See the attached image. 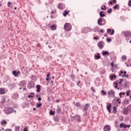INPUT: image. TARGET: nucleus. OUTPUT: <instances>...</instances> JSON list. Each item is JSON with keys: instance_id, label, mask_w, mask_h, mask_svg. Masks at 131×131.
<instances>
[{"instance_id": "nucleus-1", "label": "nucleus", "mask_w": 131, "mask_h": 131, "mask_svg": "<svg viewBox=\"0 0 131 131\" xmlns=\"http://www.w3.org/2000/svg\"><path fill=\"white\" fill-rule=\"evenodd\" d=\"M4 112L6 114H11L14 112V110L12 107H6L4 110Z\"/></svg>"}, {"instance_id": "nucleus-2", "label": "nucleus", "mask_w": 131, "mask_h": 131, "mask_svg": "<svg viewBox=\"0 0 131 131\" xmlns=\"http://www.w3.org/2000/svg\"><path fill=\"white\" fill-rule=\"evenodd\" d=\"M64 28L66 31H70L72 29L71 25H70V24L66 23L64 25Z\"/></svg>"}, {"instance_id": "nucleus-3", "label": "nucleus", "mask_w": 131, "mask_h": 131, "mask_svg": "<svg viewBox=\"0 0 131 131\" xmlns=\"http://www.w3.org/2000/svg\"><path fill=\"white\" fill-rule=\"evenodd\" d=\"M129 112V108L128 107H126L123 110V114L124 115H128Z\"/></svg>"}, {"instance_id": "nucleus-4", "label": "nucleus", "mask_w": 131, "mask_h": 131, "mask_svg": "<svg viewBox=\"0 0 131 131\" xmlns=\"http://www.w3.org/2000/svg\"><path fill=\"white\" fill-rule=\"evenodd\" d=\"M104 45V42L102 41H100L98 43V47L99 48V49H102L103 48V46Z\"/></svg>"}, {"instance_id": "nucleus-5", "label": "nucleus", "mask_w": 131, "mask_h": 131, "mask_svg": "<svg viewBox=\"0 0 131 131\" xmlns=\"http://www.w3.org/2000/svg\"><path fill=\"white\" fill-rule=\"evenodd\" d=\"M102 22H103V18H99L97 21L98 25H100V26H103V24H102Z\"/></svg>"}, {"instance_id": "nucleus-6", "label": "nucleus", "mask_w": 131, "mask_h": 131, "mask_svg": "<svg viewBox=\"0 0 131 131\" xmlns=\"http://www.w3.org/2000/svg\"><path fill=\"white\" fill-rule=\"evenodd\" d=\"M28 89H33V88H34V83L33 82H30L28 85Z\"/></svg>"}, {"instance_id": "nucleus-7", "label": "nucleus", "mask_w": 131, "mask_h": 131, "mask_svg": "<svg viewBox=\"0 0 131 131\" xmlns=\"http://www.w3.org/2000/svg\"><path fill=\"white\" fill-rule=\"evenodd\" d=\"M58 8L60 10H63L65 8V6L62 4L59 3L58 5Z\"/></svg>"}, {"instance_id": "nucleus-8", "label": "nucleus", "mask_w": 131, "mask_h": 131, "mask_svg": "<svg viewBox=\"0 0 131 131\" xmlns=\"http://www.w3.org/2000/svg\"><path fill=\"white\" fill-rule=\"evenodd\" d=\"M74 118H75V119H76L78 122H80V121H81V120H80V116L76 115L74 117Z\"/></svg>"}, {"instance_id": "nucleus-9", "label": "nucleus", "mask_w": 131, "mask_h": 131, "mask_svg": "<svg viewBox=\"0 0 131 131\" xmlns=\"http://www.w3.org/2000/svg\"><path fill=\"white\" fill-rule=\"evenodd\" d=\"M104 131H110L111 129V128H110V126L109 125H106L103 128Z\"/></svg>"}, {"instance_id": "nucleus-10", "label": "nucleus", "mask_w": 131, "mask_h": 131, "mask_svg": "<svg viewBox=\"0 0 131 131\" xmlns=\"http://www.w3.org/2000/svg\"><path fill=\"white\" fill-rule=\"evenodd\" d=\"M89 107H90V104H85L83 108L84 111H86L89 109Z\"/></svg>"}, {"instance_id": "nucleus-11", "label": "nucleus", "mask_w": 131, "mask_h": 131, "mask_svg": "<svg viewBox=\"0 0 131 131\" xmlns=\"http://www.w3.org/2000/svg\"><path fill=\"white\" fill-rule=\"evenodd\" d=\"M12 74L14 75V76H18V74H20V72L19 71H13Z\"/></svg>"}, {"instance_id": "nucleus-12", "label": "nucleus", "mask_w": 131, "mask_h": 131, "mask_svg": "<svg viewBox=\"0 0 131 131\" xmlns=\"http://www.w3.org/2000/svg\"><path fill=\"white\" fill-rule=\"evenodd\" d=\"M5 89L3 88L0 89V95H5Z\"/></svg>"}, {"instance_id": "nucleus-13", "label": "nucleus", "mask_w": 131, "mask_h": 131, "mask_svg": "<svg viewBox=\"0 0 131 131\" xmlns=\"http://www.w3.org/2000/svg\"><path fill=\"white\" fill-rule=\"evenodd\" d=\"M36 92L37 93H39V92H40V85H36Z\"/></svg>"}, {"instance_id": "nucleus-14", "label": "nucleus", "mask_w": 131, "mask_h": 131, "mask_svg": "<svg viewBox=\"0 0 131 131\" xmlns=\"http://www.w3.org/2000/svg\"><path fill=\"white\" fill-rule=\"evenodd\" d=\"M95 58L96 60H99V59H101V56H100V53H98L97 55L95 56Z\"/></svg>"}, {"instance_id": "nucleus-15", "label": "nucleus", "mask_w": 131, "mask_h": 131, "mask_svg": "<svg viewBox=\"0 0 131 131\" xmlns=\"http://www.w3.org/2000/svg\"><path fill=\"white\" fill-rule=\"evenodd\" d=\"M50 28L51 30H56V29H57V26L53 25L52 26L50 27Z\"/></svg>"}, {"instance_id": "nucleus-16", "label": "nucleus", "mask_w": 131, "mask_h": 131, "mask_svg": "<svg viewBox=\"0 0 131 131\" xmlns=\"http://www.w3.org/2000/svg\"><path fill=\"white\" fill-rule=\"evenodd\" d=\"M1 124L2 125H4V124H7V121L5 120H3L1 121Z\"/></svg>"}, {"instance_id": "nucleus-17", "label": "nucleus", "mask_w": 131, "mask_h": 131, "mask_svg": "<svg viewBox=\"0 0 131 131\" xmlns=\"http://www.w3.org/2000/svg\"><path fill=\"white\" fill-rule=\"evenodd\" d=\"M103 56H106V55H107V56H109V52L108 51H103L102 52Z\"/></svg>"}, {"instance_id": "nucleus-18", "label": "nucleus", "mask_w": 131, "mask_h": 131, "mask_svg": "<svg viewBox=\"0 0 131 131\" xmlns=\"http://www.w3.org/2000/svg\"><path fill=\"white\" fill-rule=\"evenodd\" d=\"M131 35V32H126L125 33V36H129Z\"/></svg>"}, {"instance_id": "nucleus-19", "label": "nucleus", "mask_w": 131, "mask_h": 131, "mask_svg": "<svg viewBox=\"0 0 131 131\" xmlns=\"http://www.w3.org/2000/svg\"><path fill=\"white\" fill-rule=\"evenodd\" d=\"M61 107H59V106H58L56 110V112L57 113H60V112H61Z\"/></svg>"}, {"instance_id": "nucleus-20", "label": "nucleus", "mask_w": 131, "mask_h": 131, "mask_svg": "<svg viewBox=\"0 0 131 131\" xmlns=\"http://www.w3.org/2000/svg\"><path fill=\"white\" fill-rule=\"evenodd\" d=\"M53 119H54V120L56 122H58V121H59V117L57 116L54 117Z\"/></svg>"}, {"instance_id": "nucleus-21", "label": "nucleus", "mask_w": 131, "mask_h": 131, "mask_svg": "<svg viewBox=\"0 0 131 131\" xmlns=\"http://www.w3.org/2000/svg\"><path fill=\"white\" fill-rule=\"evenodd\" d=\"M104 13V11H101L99 13L100 17H105V14H103Z\"/></svg>"}, {"instance_id": "nucleus-22", "label": "nucleus", "mask_w": 131, "mask_h": 131, "mask_svg": "<svg viewBox=\"0 0 131 131\" xmlns=\"http://www.w3.org/2000/svg\"><path fill=\"white\" fill-rule=\"evenodd\" d=\"M73 104L76 107H79L80 106V103H79V102H77L76 103H75V102H73Z\"/></svg>"}, {"instance_id": "nucleus-23", "label": "nucleus", "mask_w": 131, "mask_h": 131, "mask_svg": "<svg viewBox=\"0 0 131 131\" xmlns=\"http://www.w3.org/2000/svg\"><path fill=\"white\" fill-rule=\"evenodd\" d=\"M113 78H116V75H114L110 76L111 80H113Z\"/></svg>"}, {"instance_id": "nucleus-24", "label": "nucleus", "mask_w": 131, "mask_h": 131, "mask_svg": "<svg viewBox=\"0 0 131 131\" xmlns=\"http://www.w3.org/2000/svg\"><path fill=\"white\" fill-rule=\"evenodd\" d=\"M114 84H115V89H117V88H118V85H117L118 83L117 82H114Z\"/></svg>"}, {"instance_id": "nucleus-25", "label": "nucleus", "mask_w": 131, "mask_h": 131, "mask_svg": "<svg viewBox=\"0 0 131 131\" xmlns=\"http://www.w3.org/2000/svg\"><path fill=\"white\" fill-rule=\"evenodd\" d=\"M101 93L102 94L103 96H106L107 95V93L104 90L101 91Z\"/></svg>"}, {"instance_id": "nucleus-26", "label": "nucleus", "mask_w": 131, "mask_h": 131, "mask_svg": "<svg viewBox=\"0 0 131 131\" xmlns=\"http://www.w3.org/2000/svg\"><path fill=\"white\" fill-rule=\"evenodd\" d=\"M50 115H55V111L53 112V111H50Z\"/></svg>"}, {"instance_id": "nucleus-27", "label": "nucleus", "mask_w": 131, "mask_h": 131, "mask_svg": "<svg viewBox=\"0 0 131 131\" xmlns=\"http://www.w3.org/2000/svg\"><path fill=\"white\" fill-rule=\"evenodd\" d=\"M119 7V5L118 4H116L115 6L113 7V8L115 9V10H116L117 8Z\"/></svg>"}, {"instance_id": "nucleus-28", "label": "nucleus", "mask_w": 131, "mask_h": 131, "mask_svg": "<svg viewBox=\"0 0 131 131\" xmlns=\"http://www.w3.org/2000/svg\"><path fill=\"white\" fill-rule=\"evenodd\" d=\"M111 13H112V8H110V9L107 11V13H108V14H111Z\"/></svg>"}, {"instance_id": "nucleus-29", "label": "nucleus", "mask_w": 131, "mask_h": 131, "mask_svg": "<svg viewBox=\"0 0 131 131\" xmlns=\"http://www.w3.org/2000/svg\"><path fill=\"white\" fill-rule=\"evenodd\" d=\"M68 13H69L68 11H66L64 12V14H63L64 17H66V16H67V14H68Z\"/></svg>"}, {"instance_id": "nucleus-30", "label": "nucleus", "mask_w": 131, "mask_h": 131, "mask_svg": "<svg viewBox=\"0 0 131 131\" xmlns=\"http://www.w3.org/2000/svg\"><path fill=\"white\" fill-rule=\"evenodd\" d=\"M103 7L104 8L101 7V10H103V11H106V6L103 5Z\"/></svg>"}, {"instance_id": "nucleus-31", "label": "nucleus", "mask_w": 131, "mask_h": 131, "mask_svg": "<svg viewBox=\"0 0 131 131\" xmlns=\"http://www.w3.org/2000/svg\"><path fill=\"white\" fill-rule=\"evenodd\" d=\"M124 125V124L123 123H121L120 124L119 126H120V127L121 128H122V127H123Z\"/></svg>"}, {"instance_id": "nucleus-32", "label": "nucleus", "mask_w": 131, "mask_h": 131, "mask_svg": "<svg viewBox=\"0 0 131 131\" xmlns=\"http://www.w3.org/2000/svg\"><path fill=\"white\" fill-rule=\"evenodd\" d=\"M19 129H20V127H19V126H16L15 127V130L16 131H19Z\"/></svg>"}, {"instance_id": "nucleus-33", "label": "nucleus", "mask_w": 131, "mask_h": 131, "mask_svg": "<svg viewBox=\"0 0 131 131\" xmlns=\"http://www.w3.org/2000/svg\"><path fill=\"white\" fill-rule=\"evenodd\" d=\"M111 95H112L114 97V96L115 95V92L113 91H111Z\"/></svg>"}, {"instance_id": "nucleus-34", "label": "nucleus", "mask_w": 131, "mask_h": 131, "mask_svg": "<svg viewBox=\"0 0 131 131\" xmlns=\"http://www.w3.org/2000/svg\"><path fill=\"white\" fill-rule=\"evenodd\" d=\"M122 58V60H124V61L126 60V56H125V55H123Z\"/></svg>"}, {"instance_id": "nucleus-35", "label": "nucleus", "mask_w": 131, "mask_h": 131, "mask_svg": "<svg viewBox=\"0 0 131 131\" xmlns=\"http://www.w3.org/2000/svg\"><path fill=\"white\" fill-rule=\"evenodd\" d=\"M41 105H42L41 103H38V104H37V108H39V107L41 106Z\"/></svg>"}, {"instance_id": "nucleus-36", "label": "nucleus", "mask_w": 131, "mask_h": 131, "mask_svg": "<svg viewBox=\"0 0 131 131\" xmlns=\"http://www.w3.org/2000/svg\"><path fill=\"white\" fill-rule=\"evenodd\" d=\"M122 81H123V79H120V81H119V83L120 84H121V83H122Z\"/></svg>"}, {"instance_id": "nucleus-37", "label": "nucleus", "mask_w": 131, "mask_h": 131, "mask_svg": "<svg viewBox=\"0 0 131 131\" xmlns=\"http://www.w3.org/2000/svg\"><path fill=\"white\" fill-rule=\"evenodd\" d=\"M11 5H12V3L9 2L8 3L7 6H8V7H10Z\"/></svg>"}, {"instance_id": "nucleus-38", "label": "nucleus", "mask_w": 131, "mask_h": 131, "mask_svg": "<svg viewBox=\"0 0 131 131\" xmlns=\"http://www.w3.org/2000/svg\"><path fill=\"white\" fill-rule=\"evenodd\" d=\"M106 40L108 42H110L111 41V39L109 38H107L106 39Z\"/></svg>"}, {"instance_id": "nucleus-39", "label": "nucleus", "mask_w": 131, "mask_h": 131, "mask_svg": "<svg viewBox=\"0 0 131 131\" xmlns=\"http://www.w3.org/2000/svg\"><path fill=\"white\" fill-rule=\"evenodd\" d=\"M122 77H126L127 78L128 77V75L124 74Z\"/></svg>"}, {"instance_id": "nucleus-40", "label": "nucleus", "mask_w": 131, "mask_h": 131, "mask_svg": "<svg viewBox=\"0 0 131 131\" xmlns=\"http://www.w3.org/2000/svg\"><path fill=\"white\" fill-rule=\"evenodd\" d=\"M130 91H127V92H126V96H127V97H128V96H129V92H130Z\"/></svg>"}, {"instance_id": "nucleus-41", "label": "nucleus", "mask_w": 131, "mask_h": 131, "mask_svg": "<svg viewBox=\"0 0 131 131\" xmlns=\"http://www.w3.org/2000/svg\"><path fill=\"white\" fill-rule=\"evenodd\" d=\"M114 34V30H112V31L111 32V35H113Z\"/></svg>"}, {"instance_id": "nucleus-42", "label": "nucleus", "mask_w": 131, "mask_h": 131, "mask_svg": "<svg viewBox=\"0 0 131 131\" xmlns=\"http://www.w3.org/2000/svg\"><path fill=\"white\" fill-rule=\"evenodd\" d=\"M5 102H6V99L3 98L2 100V103H5Z\"/></svg>"}, {"instance_id": "nucleus-43", "label": "nucleus", "mask_w": 131, "mask_h": 131, "mask_svg": "<svg viewBox=\"0 0 131 131\" xmlns=\"http://www.w3.org/2000/svg\"><path fill=\"white\" fill-rule=\"evenodd\" d=\"M93 39L97 40V39H99V37H98V36L97 37H94Z\"/></svg>"}, {"instance_id": "nucleus-44", "label": "nucleus", "mask_w": 131, "mask_h": 131, "mask_svg": "<svg viewBox=\"0 0 131 131\" xmlns=\"http://www.w3.org/2000/svg\"><path fill=\"white\" fill-rule=\"evenodd\" d=\"M110 32H111V29H107V33H110Z\"/></svg>"}, {"instance_id": "nucleus-45", "label": "nucleus", "mask_w": 131, "mask_h": 131, "mask_svg": "<svg viewBox=\"0 0 131 131\" xmlns=\"http://www.w3.org/2000/svg\"><path fill=\"white\" fill-rule=\"evenodd\" d=\"M107 110H108V112H111V110H110V107H107Z\"/></svg>"}, {"instance_id": "nucleus-46", "label": "nucleus", "mask_w": 131, "mask_h": 131, "mask_svg": "<svg viewBox=\"0 0 131 131\" xmlns=\"http://www.w3.org/2000/svg\"><path fill=\"white\" fill-rule=\"evenodd\" d=\"M124 86H125V88H127V83H126V82L124 83Z\"/></svg>"}, {"instance_id": "nucleus-47", "label": "nucleus", "mask_w": 131, "mask_h": 131, "mask_svg": "<svg viewBox=\"0 0 131 131\" xmlns=\"http://www.w3.org/2000/svg\"><path fill=\"white\" fill-rule=\"evenodd\" d=\"M116 109H117V107H116V106H113L114 111H115V110H116Z\"/></svg>"}, {"instance_id": "nucleus-48", "label": "nucleus", "mask_w": 131, "mask_h": 131, "mask_svg": "<svg viewBox=\"0 0 131 131\" xmlns=\"http://www.w3.org/2000/svg\"><path fill=\"white\" fill-rule=\"evenodd\" d=\"M24 131H28V129L26 128V127H25V128L23 129Z\"/></svg>"}, {"instance_id": "nucleus-49", "label": "nucleus", "mask_w": 131, "mask_h": 131, "mask_svg": "<svg viewBox=\"0 0 131 131\" xmlns=\"http://www.w3.org/2000/svg\"><path fill=\"white\" fill-rule=\"evenodd\" d=\"M28 98H33V95H29Z\"/></svg>"}, {"instance_id": "nucleus-50", "label": "nucleus", "mask_w": 131, "mask_h": 131, "mask_svg": "<svg viewBox=\"0 0 131 131\" xmlns=\"http://www.w3.org/2000/svg\"><path fill=\"white\" fill-rule=\"evenodd\" d=\"M111 66H112V67H113V66H114V63L112 62V63H111Z\"/></svg>"}, {"instance_id": "nucleus-51", "label": "nucleus", "mask_w": 131, "mask_h": 131, "mask_svg": "<svg viewBox=\"0 0 131 131\" xmlns=\"http://www.w3.org/2000/svg\"><path fill=\"white\" fill-rule=\"evenodd\" d=\"M109 3L110 5H113V2L112 1H110Z\"/></svg>"}, {"instance_id": "nucleus-52", "label": "nucleus", "mask_w": 131, "mask_h": 131, "mask_svg": "<svg viewBox=\"0 0 131 131\" xmlns=\"http://www.w3.org/2000/svg\"><path fill=\"white\" fill-rule=\"evenodd\" d=\"M38 101H41V98L38 97Z\"/></svg>"}, {"instance_id": "nucleus-53", "label": "nucleus", "mask_w": 131, "mask_h": 131, "mask_svg": "<svg viewBox=\"0 0 131 131\" xmlns=\"http://www.w3.org/2000/svg\"><path fill=\"white\" fill-rule=\"evenodd\" d=\"M104 36H105V37H107V36H108V34H107V33H105V34L104 35Z\"/></svg>"}, {"instance_id": "nucleus-54", "label": "nucleus", "mask_w": 131, "mask_h": 131, "mask_svg": "<svg viewBox=\"0 0 131 131\" xmlns=\"http://www.w3.org/2000/svg\"><path fill=\"white\" fill-rule=\"evenodd\" d=\"M130 4H131V1H129V3L128 4V6H130Z\"/></svg>"}, {"instance_id": "nucleus-55", "label": "nucleus", "mask_w": 131, "mask_h": 131, "mask_svg": "<svg viewBox=\"0 0 131 131\" xmlns=\"http://www.w3.org/2000/svg\"><path fill=\"white\" fill-rule=\"evenodd\" d=\"M108 94L109 96H110V95H111V91H108Z\"/></svg>"}, {"instance_id": "nucleus-56", "label": "nucleus", "mask_w": 131, "mask_h": 131, "mask_svg": "<svg viewBox=\"0 0 131 131\" xmlns=\"http://www.w3.org/2000/svg\"><path fill=\"white\" fill-rule=\"evenodd\" d=\"M71 77H72V78H74V75L72 74Z\"/></svg>"}, {"instance_id": "nucleus-57", "label": "nucleus", "mask_w": 131, "mask_h": 131, "mask_svg": "<svg viewBox=\"0 0 131 131\" xmlns=\"http://www.w3.org/2000/svg\"><path fill=\"white\" fill-rule=\"evenodd\" d=\"M79 83H80V81H79L77 82V85H79Z\"/></svg>"}, {"instance_id": "nucleus-58", "label": "nucleus", "mask_w": 131, "mask_h": 131, "mask_svg": "<svg viewBox=\"0 0 131 131\" xmlns=\"http://www.w3.org/2000/svg\"><path fill=\"white\" fill-rule=\"evenodd\" d=\"M126 127L129 128L130 127V125H126Z\"/></svg>"}, {"instance_id": "nucleus-59", "label": "nucleus", "mask_w": 131, "mask_h": 131, "mask_svg": "<svg viewBox=\"0 0 131 131\" xmlns=\"http://www.w3.org/2000/svg\"><path fill=\"white\" fill-rule=\"evenodd\" d=\"M107 107H108L109 108H111V104H109Z\"/></svg>"}, {"instance_id": "nucleus-60", "label": "nucleus", "mask_w": 131, "mask_h": 131, "mask_svg": "<svg viewBox=\"0 0 131 131\" xmlns=\"http://www.w3.org/2000/svg\"><path fill=\"white\" fill-rule=\"evenodd\" d=\"M47 78L50 77V74L48 73V74H47Z\"/></svg>"}, {"instance_id": "nucleus-61", "label": "nucleus", "mask_w": 131, "mask_h": 131, "mask_svg": "<svg viewBox=\"0 0 131 131\" xmlns=\"http://www.w3.org/2000/svg\"><path fill=\"white\" fill-rule=\"evenodd\" d=\"M123 127H124V128H126V125H124Z\"/></svg>"}, {"instance_id": "nucleus-62", "label": "nucleus", "mask_w": 131, "mask_h": 131, "mask_svg": "<svg viewBox=\"0 0 131 131\" xmlns=\"http://www.w3.org/2000/svg\"><path fill=\"white\" fill-rule=\"evenodd\" d=\"M121 95H122V93H119V96H120V98H121Z\"/></svg>"}, {"instance_id": "nucleus-63", "label": "nucleus", "mask_w": 131, "mask_h": 131, "mask_svg": "<svg viewBox=\"0 0 131 131\" xmlns=\"http://www.w3.org/2000/svg\"><path fill=\"white\" fill-rule=\"evenodd\" d=\"M114 4H116V0H113Z\"/></svg>"}, {"instance_id": "nucleus-64", "label": "nucleus", "mask_w": 131, "mask_h": 131, "mask_svg": "<svg viewBox=\"0 0 131 131\" xmlns=\"http://www.w3.org/2000/svg\"><path fill=\"white\" fill-rule=\"evenodd\" d=\"M100 32H101V33H103V32H104V31L103 30V29H101V30H100Z\"/></svg>"}]
</instances>
